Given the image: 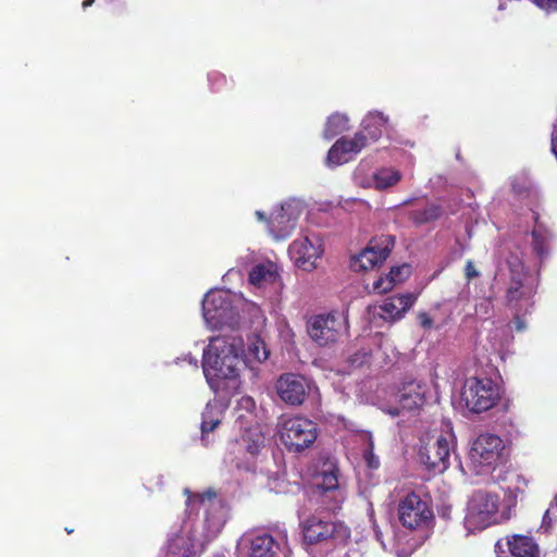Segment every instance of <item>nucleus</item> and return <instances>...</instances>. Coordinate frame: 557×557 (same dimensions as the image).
Here are the masks:
<instances>
[{
  "instance_id": "f257e3e1",
  "label": "nucleus",
  "mask_w": 557,
  "mask_h": 557,
  "mask_svg": "<svg viewBox=\"0 0 557 557\" xmlns=\"http://www.w3.org/2000/svg\"><path fill=\"white\" fill-rule=\"evenodd\" d=\"M186 509L168 534L164 557H195L214 540L227 518V508L213 490L191 493L184 490Z\"/></svg>"
},
{
  "instance_id": "f03ea898",
  "label": "nucleus",
  "mask_w": 557,
  "mask_h": 557,
  "mask_svg": "<svg viewBox=\"0 0 557 557\" xmlns=\"http://www.w3.org/2000/svg\"><path fill=\"white\" fill-rule=\"evenodd\" d=\"M243 352V339L235 335L210 338L202 356V370L211 389L237 391Z\"/></svg>"
},
{
  "instance_id": "7ed1b4c3",
  "label": "nucleus",
  "mask_w": 557,
  "mask_h": 557,
  "mask_svg": "<svg viewBox=\"0 0 557 557\" xmlns=\"http://www.w3.org/2000/svg\"><path fill=\"white\" fill-rule=\"evenodd\" d=\"M248 311L253 318L256 330L261 329L265 318L260 308L247 302L240 295L226 289H211L202 300V317L209 329L239 325L240 314Z\"/></svg>"
},
{
  "instance_id": "20e7f679",
  "label": "nucleus",
  "mask_w": 557,
  "mask_h": 557,
  "mask_svg": "<svg viewBox=\"0 0 557 557\" xmlns=\"http://www.w3.org/2000/svg\"><path fill=\"white\" fill-rule=\"evenodd\" d=\"M507 263L510 271L507 301L516 314L513 321L515 329L518 332H522L527 325L520 315L530 312L532 308L531 299L536 290L537 277L527 272L524 264L516 256H510Z\"/></svg>"
},
{
  "instance_id": "39448f33",
  "label": "nucleus",
  "mask_w": 557,
  "mask_h": 557,
  "mask_svg": "<svg viewBox=\"0 0 557 557\" xmlns=\"http://www.w3.org/2000/svg\"><path fill=\"white\" fill-rule=\"evenodd\" d=\"M499 497L497 494L478 491L468 502L463 524L468 533L482 531L493 524L507 521L511 512L506 507L499 510Z\"/></svg>"
},
{
  "instance_id": "423d86ee",
  "label": "nucleus",
  "mask_w": 557,
  "mask_h": 557,
  "mask_svg": "<svg viewBox=\"0 0 557 557\" xmlns=\"http://www.w3.org/2000/svg\"><path fill=\"white\" fill-rule=\"evenodd\" d=\"M505 444L502 437L482 433L474 438L468 453V467L476 475L491 474L502 462Z\"/></svg>"
},
{
  "instance_id": "0eeeda50",
  "label": "nucleus",
  "mask_w": 557,
  "mask_h": 557,
  "mask_svg": "<svg viewBox=\"0 0 557 557\" xmlns=\"http://www.w3.org/2000/svg\"><path fill=\"white\" fill-rule=\"evenodd\" d=\"M499 386L490 377L470 376L463 382L460 401L469 411L481 413L499 400Z\"/></svg>"
},
{
  "instance_id": "6e6552de",
  "label": "nucleus",
  "mask_w": 557,
  "mask_h": 557,
  "mask_svg": "<svg viewBox=\"0 0 557 557\" xmlns=\"http://www.w3.org/2000/svg\"><path fill=\"white\" fill-rule=\"evenodd\" d=\"M278 433L285 447L295 453L310 447L318 436L317 424L300 416L282 418Z\"/></svg>"
},
{
  "instance_id": "1a4fd4ad",
  "label": "nucleus",
  "mask_w": 557,
  "mask_h": 557,
  "mask_svg": "<svg viewBox=\"0 0 557 557\" xmlns=\"http://www.w3.org/2000/svg\"><path fill=\"white\" fill-rule=\"evenodd\" d=\"M308 334L319 346L334 344L348 334L347 317L342 312L313 315L308 321Z\"/></svg>"
},
{
  "instance_id": "9d476101",
  "label": "nucleus",
  "mask_w": 557,
  "mask_h": 557,
  "mask_svg": "<svg viewBox=\"0 0 557 557\" xmlns=\"http://www.w3.org/2000/svg\"><path fill=\"white\" fill-rule=\"evenodd\" d=\"M430 394L429 385L420 380L405 381L399 387L396 401L397 406H389L383 410L392 417L400 414H417L426 403Z\"/></svg>"
},
{
  "instance_id": "9b49d317",
  "label": "nucleus",
  "mask_w": 557,
  "mask_h": 557,
  "mask_svg": "<svg viewBox=\"0 0 557 557\" xmlns=\"http://www.w3.org/2000/svg\"><path fill=\"white\" fill-rule=\"evenodd\" d=\"M400 523L409 530L429 529L434 521V513L428 500L410 493L398 504Z\"/></svg>"
},
{
  "instance_id": "f8f14e48",
  "label": "nucleus",
  "mask_w": 557,
  "mask_h": 557,
  "mask_svg": "<svg viewBox=\"0 0 557 557\" xmlns=\"http://www.w3.org/2000/svg\"><path fill=\"white\" fill-rule=\"evenodd\" d=\"M456 441L453 432L440 434L433 443L421 447L420 461L435 473H442L449 467L451 453L455 451Z\"/></svg>"
},
{
  "instance_id": "ddd939ff",
  "label": "nucleus",
  "mask_w": 557,
  "mask_h": 557,
  "mask_svg": "<svg viewBox=\"0 0 557 557\" xmlns=\"http://www.w3.org/2000/svg\"><path fill=\"white\" fill-rule=\"evenodd\" d=\"M305 205L301 200L290 199L274 211L268 220L270 233L275 239H284L290 235L302 214Z\"/></svg>"
},
{
  "instance_id": "4468645a",
  "label": "nucleus",
  "mask_w": 557,
  "mask_h": 557,
  "mask_svg": "<svg viewBox=\"0 0 557 557\" xmlns=\"http://www.w3.org/2000/svg\"><path fill=\"white\" fill-rule=\"evenodd\" d=\"M337 472V469L322 472L312 491V496L329 511L339 509L346 498L345 491L338 483Z\"/></svg>"
},
{
  "instance_id": "2eb2a0df",
  "label": "nucleus",
  "mask_w": 557,
  "mask_h": 557,
  "mask_svg": "<svg viewBox=\"0 0 557 557\" xmlns=\"http://www.w3.org/2000/svg\"><path fill=\"white\" fill-rule=\"evenodd\" d=\"M288 252L296 267L311 271L315 269L317 260L323 253L321 238L317 235H305L290 244Z\"/></svg>"
},
{
  "instance_id": "dca6fc26",
  "label": "nucleus",
  "mask_w": 557,
  "mask_h": 557,
  "mask_svg": "<svg viewBox=\"0 0 557 557\" xmlns=\"http://www.w3.org/2000/svg\"><path fill=\"white\" fill-rule=\"evenodd\" d=\"M394 239L392 236H382L371 240L358 256L354 257L351 268L355 271H368L383 263L388 257Z\"/></svg>"
},
{
  "instance_id": "f3484780",
  "label": "nucleus",
  "mask_w": 557,
  "mask_h": 557,
  "mask_svg": "<svg viewBox=\"0 0 557 557\" xmlns=\"http://www.w3.org/2000/svg\"><path fill=\"white\" fill-rule=\"evenodd\" d=\"M367 146L368 138L362 132H357L352 138L342 137L330 148L326 163L329 166L342 165L354 159Z\"/></svg>"
},
{
  "instance_id": "a211bd4d",
  "label": "nucleus",
  "mask_w": 557,
  "mask_h": 557,
  "mask_svg": "<svg viewBox=\"0 0 557 557\" xmlns=\"http://www.w3.org/2000/svg\"><path fill=\"white\" fill-rule=\"evenodd\" d=\"M304 540L308 544H318L327 542L333 539L336 533L343 530L341 523L333 520L314 515L306 519L302 523Z\"/></svg>"
},
{
  "instance_id": "6ab92c4d",
  "label": "nucleus",
  "mask_w": 557,
  "mask_h": 557,
  "mask_svg": "<svg viewBox=\"0 0 557 557\" xmlns=\"http://www.w3.org/2000/svg\"><path fill=\"white\" fill-rule=\"evenodd\" d=\"M287 531L285 528H277L275 535L270 533H259L250 540V557H276L287 545Z\"/></svg>"
},
{
  "instance_id": "aec40b11",
  "label": "nucleus",
  "mask_w": 557,
  "mask_h": 557,
  "mask_svg": "<svg viewBox=\"0 0 557 557\" xmlns=\"http://www.w3.org/2000/svg\"><path fill=\"white\" fill-rule=\"evenodd\" d=\"M308 389V381L304 376L293 373L281 375L276 382V392L280 398L293 406L302 404Z\"/></svg>"
},
{
  "instance_id": "412c9836",
  "label": "nucleus",
  "mask_w": 557,
  "mask_h": 557,
  "mask_svg": "<svg viewBox=\"0 0 557 557\" xmlns=\"http://www.w3.org/2000/svg\"><path fill=\"white\" fill-rule=\"evenodd\" d=\"M498 557H539V547L532 537L524 535H512L503 544H496Z\"/></svg>"
},
{
  "instance_id": "4be33fe9",
  "label": "nucleus",
  "mask_w": 557,
  "mask_h": 557,
  "mask_svg": "<svg viewBox=\"0 0 557 557\" xmlns=\"http://www.w3.org/2000/svg\"><path fill=\"white\" fill-rule=\"evenodd\" d=\"M532 219L534 226L530 234V245L533 253L543 261L550 251L552 234L539 213L533 212Z\"/></svg>"
},
{
  "instance_id": "5701e85b",
  "label": "nucleus",
  "mask_w": 557,
  "mask_h": 557,
  "mask_svg": "<svg viewBox=\"0 0 557 557\" xmlns=\"http://www.w3.org/2000/svg\"><path fill=\"white\" fill-rule=\"evenodd\" d=\"M226 406L222 400L213 399L208 401L201 419V442L208 446L213 438L210 433L213 432L221 423Z\"/></svg>"
},
{
  "instance_id": "b1692460",
  "label": "nucleus",
  "mask_w": 557,
  "mask_h": 557,
  "mask_svg": "<svg viewBox=\"0 0 557 557\" xmlns=\"http://www.w3.org/2000/svg\"><path fill=\"white\" fill-rule=\"evenodd\" d=\"M504 482L505 504L511 512L519 499H522L528 487V480L518 471L510 470L500 479Z\"/></svg>"
},
{
  "instance_id": "393cba45",
  "label": "nucleus",
  "mask_w": 557,
  "mask_h": 557,
  "mask_svg": "<svg viewBox=\"0 0 557 557\" xmlns=\"http://www.w3.org/2000/svg\"><path fill=\"white\" fill-rule=\"evenodd\" d=\"M513 336L507 327H495L487 337L486 351L505 361L511 355Z\"/></svg>"
},
{
  "instance_id": "a878e982",
  "label": "nucleus",
  "mask_w": 557,
  "mask_h": 557,
  "mask_svg": "<svg viewBox=\"0 0 557 557\" xmlns=\"http://www.w3.org/2000/svg\"><path fill=\"white\" fill-rule=\"evenodd\" d=\"M414 301L416 296L410 293L388 297L380 307L382 317L385 320L400 319L405 312L414 304Z\"/></svg>"
},
{
  "instance_id": "bb28decb",
  "label": "nucleus",
  "mask_w": 557,
  "mask_h": 557,
  "mask_svg": "<svg viewBox=\"0 0 557 557\" xmlns=\"http://www.w3.org/2000/svg\"><path fill=\"white\" fill-rule=\"evenodd\" d=\"M280 278L277 265L272 261L256 264L249 273V283L257 288H263Z\"/></svg>"
},
{
  "instance_id": "cd10ccee",
  "label": "nucleus",
  "mask_w": 557,
  "mask_h": 557,
  "mask_svg": "<svg viewBox=\"0 0 557 557\" xmlns=\"http://www.w3.org/2000/svg\"><path fill=\"white\" fill-rule=\"evenodd\" d=\"M270 356V350L260 334L248 337L247 348L243 349V364L249 366L252 362H264Z\"/></svg>"
},
{
  "instance_id": "c85d7f7f",
  "label": "nucleus",
  "mask_w": 557,
  "mask_h": 557,
  "mask_svg": "<svg viewBox=\"0 0 557 557\" xmlns=\"http://www.w3.org/2000/svg\"><path fill=\"white\" fill-rule=\"evenodd\" d=\"M388 117L383 113L374 111L369 112L361 122V129L368 138V145L375 143L386 128Z\"/></svg>"
},
{
  "instance_id": "c756f323",
  "label": "nucleus",
  "mask_w": 557,
  "mask_h": 557,
  "mask_svg": "<svg viewBox=\"0 0 557 557\" xmlns=\"http://www.w3.org/2000/svg\"><path fill=\"white\" fill-rule=\"evenodd\" d=\"M265 436L259 425L248 428L240 440V446L251 459H256L264 447Z\"/></svg>"
},
{
  "instance_id": "7c9ffc66",
  "label": "nucleus",
  "mask_w": 557,
  "mask_h": 557,
  "mask_svg": "<svg viewBox=\"0 0 557 557\" xmlns=\"http://www.w3.org/2000/svg\"><path fill=\"white\" fill-rule=\"evenodd\" d=\"M410 274V267L403 264L391 270L387 276L380 277L373 283V290L377 294L389 292L395 284L403 282Z\"/></svg>"
},
{
  "instance_id": "2f4dec72",
  "label": "nucleus",
  "mask_w": 557,
  "mask_h": 557,
  "mask_svg": "<svg viewBox=\"0 0 557 557\" xmlns=\"http://www.w3.org/2000/svg\"><path fill=\"white\" fill-rule=\"evenodd\" d=\"M401 178V173L392 168H382L373 173L368 187L383 190L396 185Z\"/></svg>"
},
{
  "instance_id": "473e14b6",
  "label": "nucleus",
  "mask_w": 557,
  "mask_h": 557,
  "mask_svg": "<svg viewBox=\"0 0 557 557\" xmlns=\"http://www.w3.org/2000/svg\"><path fill=\"white\" fill-rule=\"evenodd\" d=\"M443 214V210L435 203H430L422 209H416L410 212V220L418 226L431 223Z\"/></svg>"
},
{
  "instance_id": "72a5a7b5",
  "label": "nucleus",
  "mask_w": 557,
  "mask_h": 557,
  "mask_svg": "<svg viewBox=\"0 0 557 557\" xmlns=\"http://www.w3.org/2000/svg\"><path fill=\"white\" fill-rule=\"evenodd\" d=\"M348 117L345 114H332L325 124L324 137L331 139L348 128Z\"/></svg>"
},
{
  "instance_id": "f704fd0d",
  "label": "nucleus",
  "mask_w": 557,
  "mask_h": 557,
  "mask_svg": "<svg viewBox=\"0 0 557 557\" xmlns=\"http://www.w3.org/2000/svg\"><path fill=\"white\" fill-rule=\"evenodd\" d=\"M237 409L239 411H245L249 414H252L253 410L256 409V403L252 397L243 396L237 401Z\"/></svg>"
},
{
  "instance_id": "c9c22d12",
  "label": "nucleus",
  "mask_w": 557,
  "mask_h": 557,
  "mask_svg": "<svg viewBox=\"0 0 557 557\" xmlns=\"http://www.w3.org/2000/svg\"><path fill=\"white\" fill-rule=\"evenodd\" d=\"M373 443L372 441L369 442V447L363 453V458L371 469H376L380 466L379 458L373 454L372 451Z\"/></svg>"
},
{
  "instance_id": "e433bc0d",
  "label": "nucleus",
  "mask_w": 557,
  "mask_h": 557,
  "mask_svg": "<svg viewBox=\"0 0 557 557\" xmlns=\"http://www.w3.org/2000/svg\"><path fill=\"white\" fill-rule=\"evenodd\" d=\"M555 512H557L556 505H555V502L553 500L549 508L545 511V513L543 516V520H542L541 529L544 530L545 532H547L552 528V523H553L552 516Z\"/></svg>"
},
{
  "instance_id": "4c0bfd02",
  "label": "nucleus",
  "mask_w": 557,
  "mask_h": 557,
  "mask_svg": "<svg viewBox=\"0 0 557 557\" xmlns=\"http://www.w3.org/2000/svg\"><path fill=\"white\" fill-rule=\"evenodd\" d=\"M539 9L546 13L557 12V0H531Z\"/></svg>"
},
{
  "instance_id": "58836bf2",
  "label": "nucleus",
  "mask_w": 557,
  "mask_h": 557,
  "mask_svg": "<svg viewBox=\"0 0 557 557\" xmlns=\"http://www.w3.org/2000/svg\"><path fill=\"white\" fill-rule=\"evenodd\" d=\"M418 321L420 325L425 330H430L433 327V320L426 312H420L418 314Z\"/></svg>"
},
{
  "instance_id": "ea45409f",
  "label": "nucleus",
  "mask_w": 557,
  "mask_h": 557,
  "mask_svg": "<svg viewBox=\"0 0 557 557\" xmlns=\"http://www.w3.org/2000/svg\"><path fill=\"white\" fill-rule=\"evenodd\" d=\"M465 274L468 281H471L472 278L478 277L480 275L479 271L475 269L474 263L471 260H469L466 263Z\"/></svg>"
},
{
  "instance_id": "a19ab883",
  "label": "nucleus",
  "mask_w": 557,
  "mask_h": 557,
  "mask_svg": "<svg viewBox=\"0 0 557 557\" xmlns=\"http://www.w3.org/2000/svg\"><path fill=\"white\" fill-rule=\"evenodd\" d=\"M511 187L512 190L518 195H522L528 189L525 182H523L522 184H518L516 180H512Z\"/></svg>"
},
{
  "instance_id": "79ce46f5",
  "label": "nucleus",
  "mask_w": 557,
  "mask_h": 557,
  "mask_svg": "<svg viewBox=\"0 0 557 557\" xmlns=\"http://www.w3.org/2000/svg\"><path fill=\"white\" fill-rule=\"evenodd\" d=\"M238 468H244L248 471H257V465L256 461H248L247 465L237 463Z\"/></svg>"
},
{
  "instance_id": "37998d69",
  "label": "nucleus",
  "mask_w": 557,
  "mask_h": 557,
  "mask_svg": "<svg viewBox=\"0 0 557 557\" xmlns=\"http://www.w3.org/2000/svg\"><path fill=\"white\" fill-rule=\"evenodd\" d=\"M341 557H362V556L358 550L354 549V550H349L348 553L344 554Z\"/></svg>"
},
{
  "instance_id": "c03bdc74",
  "label": "nucleus",
  "mask_w": 557,
  "mask_h": 557,
  "mask_svg": "<svg viewBox=\"0 0 557 557\" xmlns=\"http://www.w3.org/2000/svg\"><path fill=\"white\" fill-rule=\"evenodd\" d=\"M184 360L188 361V363L193 364L194 367H197V359L193 357L191 355H188L184 358Z\"/></svg>"
},
{
  "instance_id": "a18cd8bd",
  "label": "nucleus",
  "mask_w": 557,
  "mask_h": 557,
  "mask_svg": "<svg viewBox=\"0 0 557 557\" xmlns=\"http://www.w3.org/2000/svg\"><path fill=\"white\" fill-rule=\"evenodd\" d=\"M490 305V300L484 299L478 307L476 312H480L483 308H487Z\"/></svg>"
},
{
  "instance_id": "49530a36",
  "label": "nucleus",
  "mask_w": 557,
  "mask_h": 557,
  "mask_svg": "<svg viewBox=\"0 0 557 557\" xmlns=\"http://www.w3.org/2000/svg\"><path fill=\"white\" fill-rule=\"evenodd\" d=\"M375 537H376V540L381 543L382 547H383L384 549H386V545H385V543H384V542H383V540H382V534H381V532H380V531H375Z\"/></svg>"
},
{
  "instance_id": "de8ad7c7",
  "label": "nucleus",
  "mask_w": 557,
  "mask_h": 557,
  "mask_svg": "<svg viewBox=\"0 0 557 557\" xmlns=\"http://www.w3.org/2000/svg\"><path fill=\"white\" fill-rule=\"evenodd\" d=\"M94 2H95V0H85L83 2V8L85 9V8L89 7V5H91Z\"/></svg>"
},
{
  "instance_id": "09e8293b",
  "label": "nucleus",
  "mask_w": 557,
  "mask_h": 557,
  "mask_svg": "<svg viewBox=\"0 0 557 557\" xmlns=\"http://www.w3.org/2000/svg\"><path fill=\"white\" fill-rule=\"evenodd\" d=\"M256 215H257V218H258L260 221H263V220H264V213H263V212H261V211H257V212H256Z\"/></svg>"
},
{
  "instance_id": "8fccbe9b",
  "label": "nucleus",
  "mask_w": 557,
  "mask_h": 557,
  "mask_svg": "<svg viewBox=\"0 0 557 557\" xmlns=\"http://www.w3.org/2000/svg\"><path fill=\"white\" fill-rule=\"evenodd\" d=\"M505 9V3L503 1H499L498 10L503 11Z\"/></svg>"
},
{
  "instance_id": "3c124183",
  "label": "nucleus",
  "mask_w": 557,
  "mask_h": 557,
  "mask_svg": "<svg viewBox=\"0 0 557 557\" xmlns=\"http://www.w3.org/2000/svg\"><path fill=\"white\" fill-rule=\"evenodd\" d=\"M286 334L292 336V330L289 327L286 329Z\"/></svg>"
},
{
  "instance_id": "603ef678",
  "label": "nucleus",
  "mask_w": 557,
  "mask_h": 557,
  "mask_svg": "<svg viewBox=\"0 0 557 557\" xmlns=\"http://www.w3.org/2000/svg\"><path fill=\"white\" fill-rule=\"evenodd\" d=\"M555 505H556V511H557V495L554 498Z\"/></svg>"
}]
</instances>
